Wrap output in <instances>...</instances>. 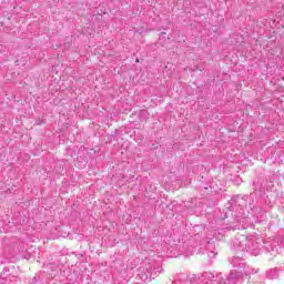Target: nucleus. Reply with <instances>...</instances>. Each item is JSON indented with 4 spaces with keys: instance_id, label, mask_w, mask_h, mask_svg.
Here are the masks:
<instances>
[{
    "instance_id": "nucleus-2",
    "label": "nucleus",
    "mask_w": 284,
    "mask_h": 284,
    "mask_svg": "<svg viewBox=\"0 0 284 284\" xmlns=\"http://www.w3.org/2000/svg\"><path fill=\"white\" fill-rule=\"evenodd\" d=\"M172 284H224L221 275H214V273L205 272L202 274L181 273L176 276Z\"/></svg>"
},
{
    "instance_id": "nucleus-4",
    "label": "nucleus",
    "mask_w": 284,
    "mask_h": 284,
    "mask_svg": "<svg viewBox=\"0 0 284 284\" xmlns=\"http://www.w3.org/2000/svg\"><path fill=\"white\" fill-rule=\"evenodd\" d=\"M231 265H233L235 270L243 272L245 270V260L240 256H234L231 260Z\"/></svg>"
},
{
    "instance_id": "nucleus-6",
    "label": "nucleus",
    "mask_w": 284,
    "mask_h": 284,
    "mask_svg": "<svg viewBox=\"0 0 284 284\" xmlns=\"http://www.w3.org/2000/svg\"><path fill=\"white\" fill-rule=\"evenodd\" d=\"M266 276L267 278H271V280L278 278V271L276 268H272L266 272Z\"/></svg>"
},
{
    "instance_id": "nucleus-7",
    "label": "nucleus",
    "mask_w": 284,
    "mask_h": 284,
    "mask_svg": "<svg viewBox=\"0 0 284 284\" xmlns=\"http://www.w3.org/2000/svg\"><path fill=\"white\" fill-rule=\"evenodd\" d=\"M209 256H210L211 258H216V253L213 252V251H211L210 254H209Z\"/></svg>"
},
{
    "instance_id": "nucleus-3",
    "label": "nucleus",
    "mask_w": 284,
    "mask_h": 284,
    "mask_svg": "<svg viewBox=\"0 0 284 284\" xmlns=\"http://www.w3.org/2000/svg\"><path fill=\"white\" fill-rule=\"evenodd\" d=\"M214 276H221V281L224 284H241L243 281V271H231L229 276L226 277V281L223 280V274L216 273Z\"/></svg>"
},
{
    "instance_id": "nucleus-5",
    "label": "nucleus",
    "mask_w": 284,
    "mask_h": 284,
    "mask_svg": "<svg viewBox=\"0 0 284 284\" xmlns=\"http://www.w3.org/2000/svg\"><path fill=\"white\" fill-rule=\"evenodd\" d=\"M141 281L148 282V281H152L153 274H152V266L146 267V272L139 274Z\"/></svg>"
},
{
    "instance_id": "nucleus-1",
    "label": "nucleus",
    "mask_w": 284,
    "mask_h": 284,
    "mask_svg": "<svg viewBox=\"0 0 284 284\" xmlns=\"http://www.w3.org/2000/svg\"><path fill=\"white\" fill-rule=\"evenodd\" d=\"M234 247L236 252H248L252 256H258V254L263 252V247L266 252H278V250H281V244L276 240L263 242L258 235H241L234 241Z\"/></svg>"
}]
</instances>
